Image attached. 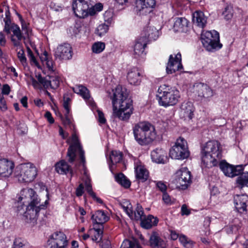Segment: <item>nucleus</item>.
<instances>
[{"mask_svg": "<svg viewBox=\"0 0 248 248\" xmlns=\"http://www.w3.org/2000/svg\"><path fill=\"white\" fill-rule=\"evenodd\" d=\"M40 199L32 188L23 189L20 193L17 201V210L18 213H23V219L27 223L34 225L37 221L38 213L41 209H45L48 204V200L44 204H40Z\"/></svg>", "mask_w": 248, "mask_h": 248, "instance_id": "nucleus-1", "label": "nucleus"}, {"mask_svg": "<svg viewBox=\"0 0 248 248\" xmlns=\"http://www.w3.org/2000/svg\"><path fill=\"white\" fill-rule=\"evenodd\" d=\"M128 94L125 88L118 85L111 97L113 115L122 121L128 120L133 113L132 100L128 98Z\"/></svg>", "mask_w": 248, "mask_h": 248, "instance_id": "nucleus-2", "label": "nucleus"}, {"mask_svg": "<svg viewBox=\"0 0 248 248\" xmlns=\"http://www.w3.org/2000/svg\"><path fill=\"white\" fill-rule=\"evenodd\" d=\"M221 147L217 140L206 142L201 150L202 163L204 167L211 168L217 164V159L221 158Z\"/></svg>", "mask_w": 248, "mask_h": 248, "instance_id": "nucleus-3", "label": "nucleus"}, {"mask_svg": "<svg viewBox=\"0 0 248 248\" xmlns=\"http://www.w3.org/2000/svg\"><path fill=\"white\" fill-rule=\"evenodd\" d=\"M134 139L141 146L153 142L156 138L155 127L146 121L136 124L133 128Z\"/></svg>", "mask_w": 248, "mask_h": 248, "instance_id": "nucleus-4", "label": "nucleus"}, {"mask_svg": "<svg viewBox=\"0 0 248 248\" xmlns=\"http://www.w3.org/2000/svg\"><path fill=\"white\" fill-rule=\"evenodd\" d=\"M156 96L159 105L166 107L175 105L178 101L180 93L175 88L164 84L158 88Z\"/></svg>", "mask_w": 248, "mask_h": 248, "instance_id": "nucleus-5", "label": "nucleus"}, {"mask_svg": "<svg viewBox=\"0 0 248 248\" xmlns=\"http://www.w3.org/2000/svg\"><path fill=\"white\" fill-rule=\"evenodd\" d=\"M72 144L68 149L67 159L70 163H73L74 161L80 163L84 170L86 162L84 152L75 133H73L72 135Z\"/></svg>", "mask_w": 248, "mask_h": 248, "instance_id": "nucleus-6", "label": "nucleus"}, {"mask_svg": "<svg viewBox=\"0 0 248 248\" xmlns=\"http://www.w3.org/2000/svg\"><path fill=\"white\" fill-rule=\"evenodd\" d=\"M37 169L30 163L16 167L14 172L15 178L20 183L32 182L37 175Z\"/></svg>", "mask_w": 248, "mask_h": 248, "instance_id": "nucleus-7", "label": "nucleus"}, {"mask_svg": "<svg viewBox=\"0 0 248 248\" xmlns=\"http://www.w3.org/2000/svg\"><path fill=\"white\" fill-rule=\"evenodd\" d=\"M201 41L203 46L209 51L221 48L222 45L219 43V35L217 31H206L201 35Z\"/></svg>", "mask_w": 248, "mask_h": 248, "instance_id": "nucleus-8", "label": "nucleus"}, {"mask_svg": "<svg viewBox=\"0 0 248 248\" xmlns=\"http://www.w3.org/2000/svg\"><path fill=\"white\" fill-rule=\"evenodd\" d=\"M170 156L172 159H184L190 155L186 140L182 137L178 138L170 150Z\"/></svg>", "mask_w": 248, "mask_h": 248, "instance_id": "nucleus-9", "label": "nucleus"}, {"mask_svg": "<svg viewBox=\"0 0 248 248\" xmlns=\"http://www.w3.org/2000/svg\"><path fill=\"white\" fill-rule=\"evenodd\" d=\"M73 55L71 46L68 43H63L59 45L54 53V56L60 60L68 61L72 58Z\"/></svg>", "mask_w": 248, "mask_h": 248, "instance_id": "nucleus-10", "label": "nucleus"}, {"mask_svg": "<svg viewBox=\"0 0 248 248\" xmlns=\"http://www.w3.org/2000/svg\"><path fill=\"white\" fill-rule=\"evenodd\" d=\"M176 185L182 189H186L191 182V173L186 168H182L176 172Z\"/></svg>", "mask_w": 248, "mask_h": 248, "instance_id": "nucleus-11", "label": "nucleus"}, {"mask_svg": "<svg viewBox=\"0 0 248 248\" xmlns=\"http://www.w3.org/2000/svg\"><path fill=\"white\" fill-rule=\"evenodd\" d=\"M219 168L226 176L230 177L239 175L244 170L242 165L233 166L230 165L226 161L220 162Z\"/></svg>", "mask_w": 248, "mask_h": 248, "instance_id": "nucleus-12", "label": "nucleus"}, {"mask_svg": "<svg viewBox=\"0 0 248 248\" xmlns=\"http://www.w3.org/2000/svg\"><path fill=\"white\" fill-rule=\"evenodd\" d=\"M181 54L180 52L174 55H170L166 66V72L168 74H171L183 68L182 64Z\"/></svg>", "mask_w": 248, "mask_h": 248, "instance_id": "nucleus-13", "label": "nucleus"}, {"mask_svg": "<svg viewBox=\"0 0 248 248\" xmlns=\"http://www.w3.org/2000/svg\"><path fill=\"white\" fill-rule=\"evenodd\" d=\"M72 9L76 16L84 18L87 16L89 4L85 0H72Z\"/></svg>", "mask_w": 248, "mask_h": 248, "instance_id": "nucleus-14", "label": "nucleus"}, {"mask_svg": "<svg viewBox=\"0 0 248 248\" xmlns=\"http://www.w3.org/2000/svg\"><path fill=\"white\" fill-rule=\"evenodd\" d=\"M52 239L49 248H65L67 245L66 236L62 232H56L51 235Z\"/></svg>", "mask_w": 248, "mask_h": 248, "instance_id": "nucleus-15", "label": "nucleus"}, {"mask_svg": "<svg viewBox=\"0 0 248 248\" xmlns=\"http://www.w3.org/2000/svg\"><path fill=\"white\" fill-rule=\"evenodd\" d=\"M135 172L137 180L140 182H144L149 177V172L139 160L135 161Z\"/></svg>", "mask_w": 248, "mask_h": 248, "instance_id": "nucleus-16", "label": "nucleus"}, {"mask_svg": "<svg viewBox=\"0 0 248 248\" xmlns=\"http://www.w3.org/2000/svg\"><path fill=\"white\" fill-rule=\"evenodd\" d=\"M147 44L146 36H141L137 40L134 46V55L136 58L146 55L145 48Z\"/></svg>", "mask_w": 248, "mask_h": 248, "instance_id": "nucleus-17", "label": "nucleus"}, {"mask_svg": "<svg viewBox=\"0 0 248 248\" xmlns=\"http://www.w3.org/2000/svg\"><path fill=\"white\" fill-rule=\"evenodd\" d=\"M234 203L239 213L247 211L248 209V196L246 194L237 195L234 197Z\"/></svg>", "mask_w": 248, "mask_h": 248, "instance_id": "nucleus-18", "label": "nucleus"}, {"mask_svg": "<svg viewBox=\"0 0 248 248\" xmlns=\"http://www.w3.org/2000/svg\"><path fill=\"white\" fill-rule=\"evenodd\" d=\"M195 108L192 102H184L181 106L180 116L185 120H191L194 116Z\"/></svg>", "mask_w": 248, "mask_h": 248, "instance_id": "nucleus-19", "label": "nucleus"}, {"mask_svg": "<svg viewBox=\"0 0 248 248\" xmlns=\"http://www.w3.org/2000/svg\"><path fill=\"white\" fill-rule=\"evenodd\" d=\"M36 80L33 77H31V80L32 85L34 89H41L43 87L45 89L50 88V83L48 76L46 77H43L41 74L36 75Z\"/></svg>", "mask_w": 248, "mask_h": 248, "instance_id": "nucleus-20", "label": "nucleus"}, {"mask_svg": "<svg viewBox=\"0 0 248 248\" xmlns=\"http://www.w3.org/2000/svg\"><path fill=\"white\" fill-rule=\"evenodd\" d=\"M14 168L13 162L6 159H0V176L9 177L12 174Z\"/></svg>", "mask_w": 248, "mask_h": 248, "instance_id": "nucleus-21", "label": "nucleus"}, {"mask_svg": "<svg viewBox=\"0 0 248 248\" xmlns=\"http://www.w3.org/2000/svg\"><path fill=\"white\" fill-rule=\"evenodd\" d=\"M141 71L137 67L130 69L127 74V79L130 84L138 85L141 81Z\"/></svg>", "mask_w": 248, "mask_h": 248, "instance_id": "nucleus-22", "label": "nucleus"}, {"mask_svg": "<svg viewBox=\"0 0 248 248\" xmlns=\"http://www.w3.org/2000/svg\"><path fill=\"white\" fill-rule=\"evenodd\" d=\"M153 162L158 164H165L167 161L166 152L161 148H156L151 154Z\"/></svg>", "mask_w": 248, "mask_h": 248, "instance_id": "nucleus-23", "label": "nucleus"}, {"mask_svg": "<svg viewBox=\"0 0 248 248\" xmlns=\"http://www.w3.org/2000/svg\"><path fill=\"white\" fill-rule=\"evenodd\" d=\"M198 96L205 98H208L213 96V90L207 84L199 83L194 85Z\"/></svg>", "mask_w": 248, "mask_h": 248, "instance_id": "nucleus-24", "label": "nucleus"}, {"mask_svg": "<svg viewBox=\"0 0 248 248\" xmlns=\"http://www.w3.org/2000/svg\"><path fill=\"white\" fill-rule=\"evenodd\" d=\"M188 20L185 17H176L173 25V30L175 32H186L188 30Z\"/></svg>", "mask_w": 248, "mask_h": 248, "instance_id": "nucleus-25", "label": "nucleus"}, {"mask_svg": "<svg viewBox=\"0 0 248 248\" xmlns=\"http://www.w3.org/2000/svg\"><path fill=\"white\" fill-rule=\"evenodd\" d=\"M137 4L140 11L150 13L156 5V0H137Z\"/></svg>", "mask_w": 248, "mask_h": 248, "instance_id": "nucleus-26", "label": "nucleus"}, {"mask_svg": "<svg viewBox=\"0 0 248 248\" xmlns=\"http://www.w3.org/2000/svg\"><path fill=\"white\" fill-rule=\"evenodd\" d=\"M207 17L201 11H197L193 14V23L201 28H204L207 23Z\"/></svg>", "mask_w": 248, "mask_h": 248, "instance_id": "nucleus-27", "label": "nucleus"}, {"mask_svg": "<svg viewBox=\"0 0 248 248\" xmlns=\"http://www.w3.org/2000/svg\"><path fill=\"white\" fill-rule=\"evenodd\" d=\"M150 245L152 248H165L166 243L156 232H153L150 236Z\"/></svg>", "mask_w": 248, "mask_h": 248, "instance_id": "nucleus-28", "label": "nucleus"}, {"mask_svg": "<svg viewBox=\"0 0 248 248\" xmlns=\"http://www.w3.org/2000/svg\"><path fill=\"white\" fill-rule=\"evenodd\" d=\"M55 167L56 171L59 174H66L69 172L71 177L74 175V171L71 170L70 166L63 160L57 162Z\"/></svg>", "mask_w": 248, "mask_h": 248, "instance_id": "nucleus-29", "label": "nucleus"}, {"mask_svg": "<svg viewBox=\"0 0 248 248\" xmlns=\"http://www.w3.org/2000/svg\"><path fill=\"white\" fill-rule=\"evenodd\" d=\"M92 219L94 223L102 225L109 219V217L102 210H98L92 216Z\"/></svg>", "mask_w": 248, "mask_h": 248, "instance_id": "nucleus-30", "label": "nucleus"}, {"mask_svg": "<svg viewBox=\"0 0 248 248\" xmlns=\"http://www.w3.org/2000/svg\"><path fill=\"white\" fill-rule=\"evenodd\" d=\"M158 219L152 215H149L147 218L145 217L141 221L142 227L145 229H150L153 226L156 225L158 223Z\"/></svg>", "mask_w": 248, "mask_h": 248, "instance_id": "nucleus-31", "label": "nucleus"}, {"mask_svg": "<svg viewBox=\"0 0 248 248\" xmlns=\"http://www.w3.org/2000/svg\"><path fill=\"white\" fill-rule=\"evenodd\" d=\"M116 181L125 188H129L131 186V182L122 173H120L115 176Z\"/></svg>", "mask_w": 248, "mask_h": 248, "instance_id": "nucleus-32", "label": "nucleus"}, {"mask_svg": "<svg viewBox=\"0 0 248 248\" xmlns=\"http://www.w3.org/2000/svg\"><path fill=\"white\" fill-rule=\"evenodd\" d=\"M132 216H129V217L132 219H134L135 220H140L141 221L145 216L144 215V211L143 210V208L141 205L140 204H137L136 209L134 212L132 211Z\"/></svg>", "mask_w": 248, "mask_h": 248, "instance_id": "nucleus-33", "label": "nucleus"}, {"mask_svg": "<svg viewBox=\"0 0 248 248\" xmlns=\"http://www.w3.org/2000/svg\"><path fill=\"white\" fill-rule=\"evenodd\" d=\"M73 91L75 93L80 94L85 100L88 99L90 97L89 90L82 85L76 86L73 88Z\"/></svg>", "mask_w": 248, "mask_h": 248, "instance_id": "nucleus-34", "label": "nucleus"}, {"mask_svg": "<svg viewBox=\"0 0 248 248\" xmlns=\"http://www.w3.org/2000/svg\"><path fill=\"white\" fill-rule=\"evenodd\" d=\"M236 181L237 186L240 188L248 187V172L242 173L237 178Z\"/></svg>", "mask_w": 248, "mask_h": 248, "instance_id": "nucleus-35", "label": "nucleus"}, {"mask_svg": "<svg viewBox=\"0 0 248 248\" xmlns=\"http://www.w3.org/2000/svg\"><path fill=\"white\" fill-rule=\"evenodd\" d=\"M146 31L148 34V37H147L148 42L149 40H156L160 35L159 30L153 26L147 27Z\"/></svg>", "mask_w": 248, "mask_h": 248, "instance_id": "nucleus-36", "label": "nucleus"}, {"mask_svg": "<svg viewBox=\"0 0 248 248\" xmlns=\"http://www.w3.org/2000/svg\"><path fill=\"white\" fill-rule=\"evenodd\" d=\"M85 189L87 192L89 193V194L92 196V197L97 202L102 203L103 202L102 200L96 197L95 194L92 189V186L91 184H90V180L88 179L85 182Z\"/></svg>", "mask_w": 248, "mask_h": 248, "instance_id": "nucleus-37", "label": "nucleus"}, {"mask_svg": "<svg viewBox=\"0 0 248 248\" xmlns=\"http://www.w3.org/2000/svg\"><path fill=\"white\" fill-rule=\"evenodd\" d=\"M48 78L50 88L54 90L57 89L60 85V78L57 75H49Z\"/></svg>", "mask_w": 248, "mask_h": 248, "instance_id": "nucleus-38", "label": "nucleus"}, {"mask_svg": "<svg viewBox=\"0 0 248 248\" xmlns=\"http://www.w3.org/2000/svg\"><path fill=\"white\" fill-rule=\"evenodd\" d=\"M123 154L120 151H112L109 156V159L113 164L119 163L122 160Z\"/></svg>", "mask_w": 248, "mask_h": 248, "instance_id": "nucleus-39", "label": "nucleus"}, {"mask_svg": "<svg viewBox=\"0 0 248 248\" xmlns=\"http://www.w3.org/2000/svg\"><path fill=\"white\" fill-rule=\"evenodd\" d=\"M179 241L185 248H192L194 245L193 241L184 234L180 235Z\"/></svg>", "mask_w": 248, "mask_h": 248, "instance_id": "nucleus-40", "label": "nucleus"}, {"mask_svg": "<svg viewBox=\"0 0 248 248\" xmlns=\"http://www.w3.org/2000/svg\"><path fill=\"white\" fill-rule=\"evenodd\" d=\"M43 62H45L48 70L51 72H54L53 62L52 60H49L48 58V55L46 51H45L43 56L41 57Z\"/></svg>", "mask_w": 248, "mask_h": 248, "instance_id": "nucleus-41", "label": "nucleus"}, {"mask_svg": "<svg viewBox=\"0 0 248 248\" xmlns=\"http://www.w3.org/2000/svg\"><path fill=\"white\" fill-rule=\"evenodd\" d=\"M103 227H102L101 228H93L90 230V232L94 231V234L92 238L93 241L99 242L102 240L103 236Z\"/></svg>", "mask_w": 248, "mask_h": 248, "instance_id": "nucleus-42", "label": "nucleus"}, {"mask_svg": "<svg viewBox=\"0 0 248 248\" xmlns=\"http://www.w3.org/2000/svg\"><path fill=\"white\" fill-rule=\"evenodd\" d=\"M120 205L129 217L132 216L131 215L132 206L128 201L124 200L120 203Z\"/></svg>", "mask_w": 248, "mask_h": 248, "instance_id": "nucleus-43", "label": "nucleus"}, {"mask_svg": "<svg viewBox=\"0 0 248 248\" xmlns=\"http://www.w3.org/2000/svg\"><path fill=\"white\" fill-rule=\"evenodd\" d=\"M105 48V44L101 42L94 43L92 47V51L93 53L98 54L102 52Z\"/></svg>", "mask_w": 248, "mask_h": 248, "instance_id": "nucleus-44", "label": "nucleus"}, {"mask_svg": "<svg viewBox=\"0 0 248 248\" xmlns=\"http://www.w3.org/2000/svg\"><path fill=\"white\" fill-rule=\"evenodd\" d=\"M109 27L106 24H101L99 25L95 30L96 35L102 36L105 34L108 31Z\"/></svg>", "mask_w": 248, "mask_h": 248, "instance_id": "nucleus-45", "label": "nucleus"}, {"mask_svg": "<svg viewBox=\"0 0 248 248\" xmlns=\"http://www.w3.org/2000/svg\"><path fill=\"white\" fill-rule=\"evenodd\" d=\"M141 246L136 240L130 241L127 239L124 240L122 243L120 248H135L136 246Z\"/></svg>", "mask_w": 248, "mask_h": 248, "instance_id": "nucleus-46", "label": "nucleus"}, {"mask_svg": "<svg viewBox=\"0 0 248 248\" xmlns=\"http://www.w3.org/2000/svg\"><path fill=\"white\" fill-rule=\"evenodd\" d=\"M12 31L18 41H21L23 38L25 39V37L22 35L19 26L14 23L13 24Z\"/></svg>", "mask_w": 248, "mask_h": 248, "instance_id": "nucleus-47", "label": "nucleus"}, {"mask_svg": "<svg viewBox=\"0 0 248 248\" xmlns=\"http://www.w3.org/2000/svg\"><path fill=\"white\" fill-rule=\"evenodd\" d=\"M12 248H26L24 241L20 238H16Z\"/></svg>", "mask_w": 248, "mask_h": 248, "instance_id": "nucleus-48", "label": "nucleus"}, {"mask_svg": "<svg viewBox=\"0 0 248 248\" xmlns=\"http://www.w3.org/2000/svg\"><path fill=\"white\" fill-rule=\"evenodd\" d=\"M27 53H28V56L29 57V59L31 62V64H34L35 65H37L38 64L37 61L34 56L32 51L31 50L29 47H27Z\"/></svg>", "mask_w": 248, "mask_h": 248, "instance_id": "nucleus-49", "label": "nucleus"}, {"mask_svg": "<svg viewBox=\"0 0 248 248\" xmlns=\"http://www.w3.org/2000/svg\"><path fill=\"white\" fill-rule=\"evenodd\" d=\"M162 200L168 205H171L175 202V200L174 199H171L170 197L166 192L163 194Z\"/></svg>", "mask_w": 248, "mask_h": 248, "instance_id": "nucleus-50", "label": "nucleus"}, {"mask_svg": "<svg viewBox=\"0 0 248 248\" xmlns=\"http://www.w3.org/2000/svg\"><path fill=\"white\" fill-rule=\"evenodd\" d=\"M238 226L234 225V226H226L224 230L226 231V232L228 234H232V233H236L238 231Z\"/></svg>", "mask_w": 248, "mask_h": 248, "instance_id": "nucleus-51", "label": "nucleus"}, {"mask_svg": "<svg viewBox=\"0 0 248 248\" xmlns=\"http://www.w3.org/2000/svg\"><path fill=\"white\" fill-rule=\"evenodd\" d=\"M17 57L23 65L27 64V60L23 49L20 50L17 53Z\"/></svg>", "mask_w": 248, "mask_h": 248, "instance_id": "nucleus-52", "label": "nucleus"}, {"mask_svg": "<svg viewBox=\"0 0 248 248\" xmlns=\"http://www.w3.org/2000/svg\"><path fill=\"white\" fill-rule=\"evenodd\" d=\"M70 101V99L69 97H64V101L63 103V106L65 110V112L67 114H69L70 112V106L69 102Z\"/></svg>", "mask_w": 248, "mask_h": 248, "instance_id": "nucleus-53", "label": "nucleus"}, {"mask_svg": "<svg viewBox=\"0 0 248 248\" xmlns=\"http://www.w3.org/2000/svg\"><path fill=\"white\" fill-rule=\"evenodd\" d=\"M157 187L163 193L166 192L167 189L166 185L162 182L159 181L156 183Z\"/></svg>", "mask_w": 248, "mask_h": 248, "instance_id": "nucleus-54", "label": "nucleus"}, {"mask_svg": "<svg viewBox=\"0 0 248 248\" xmlns=\"http://www.w3.org/2000/svg\"><path fill=\"white\" fill-rule=\"evenodd\" d=\"M0 109L3 111L7 109L6 101L3 95L0 94Z\"/></svg>", "mask_w": 248, "mask_h": 248, "instance_id": "nucleus-55", "label": "nucleus"}, {"mask_svg": "<svg viewBox=\"0 0 248 248\" xmlns=\"http://www.w3.org/2000/svg\"><path fill=\"white\" fill-rule=\"evenodd\" d=\"M84 193V185L81 183L76 189V195L78 197L81 196Z\"/></svg>", "mask_w": 248, "mask_h": 248, "instance_id": "nucleus-56", "label": "nucleus"}, {"mask_svg": "<svg viewBox=\"0 0 248 248\" xmlns=\"http://www.w3.org/2000/svg\"><path fill=\"white\" fill-rule=\"evenodd\" d=\"M98 116V121L100 124H104L106 123V119L105 118L103 113L99 110H97Z\"/></svg>", "mask_w": 248, "mask_h": 248, "instance_id": "nucleus-57", "label": "nucleus"}, {"mask_svg": "<svg viewBox=\"0 0 248 248\" xmlns=\"http://www.w3.org/2000/svg\"><path fill=\"white\" fill-rule=\"evenodd\" d=\"M104 20L108 23H110L112 20V14L110 12H106L104 14Z\"/></svg>", "mask_w": 248, "mask_h": 248, "instance_id": "nucleus-58", "label": "nucleus"}, {"mask_svg": "<svg viewBox=\"0 0 248 248\" xmlns=\"http://www.w3.org/2000/svg\"><path fill=\"white\" fill-rule=\"evenodd\" d=\"M190 213V211L187 208L186 204H183L181 207L182 215H188Z\"/></svg>", "mask_w": 248, "mask_h": 248, "instance_id": "nucleus-59", "label": "nucleus"}, {"mask_svg": "<svg viewBox=\"0 0 248 248\" xmlns=\"http://www.w3.org/2000/svg\"><path fill=\"white\" fill-rule=\"evenodd\" d=\"M10 92V86L8 84L3 85L2 89V95L5 94L8 95L9 94Z\"/></svg>", "mask_w": 248, "mask_h": 248, "instance_id": "nucleus-60", "label": "nucleus"}, {"mask_svg": "<svg viewBox=\"0 0 248 248\" xmlns=\"http://www.w3.org/2000/svg\"><path fill=\"white\" fill-rule=\"evenodd\" d=\"M45 118L47 120L50 124H53L54 120L53 118L51 113L49 111H46L45 114Z\"/></svg>", "mask_w": 248, "mask_h": 248, "instance_id": "nucleus-61", "label": "nucleus"}, {"mask_svg": "<svg viewBox=\"0 0 248 248\" xmlns=\"http://www.w3.org/2000/svg\"><path fill=\"white\" fill-rule=\"evenodd\" d=\"M180 235L174 231H170V237L172 240H176L177 238H179Z\"/></svg>", "mask_w": 248, "mask_h": 248, "instance_id": "nucleus-62", "label": "nucleus"}, {"mask_svg": "<svg viewBox=\"0 0 248 248\" xmlns=\"http://www.w3.org/2000/svg\"><path fill=\"white\" fill-rule=\"evenodd\" d=\"M87 16L89 15L93 16L95 15L97 13V12L95 10V9L93 7V6L90 8H89L88 10H87Z\"/></svg>", "mask_w": 248, "mask_h": 248, "instance_id": "nucleus-63", "label": "nucleus"}, {"mask_svg": "<svg viewBox=\"0 0 248 248\" xmlns=\"http://www.w3.org/2000/svg\"><path fill=\"white\" fill-rule=\"evenodd\" d=\"M93 7L95 9V10L97 12V13L100 12L102 10L103 6L102 3H98L95 4Z\"/></svg>", "mask_w": 248, "mask_h": 248, "instance_id": "nucleus-64", "label": "nucleus"}]
</instances>
